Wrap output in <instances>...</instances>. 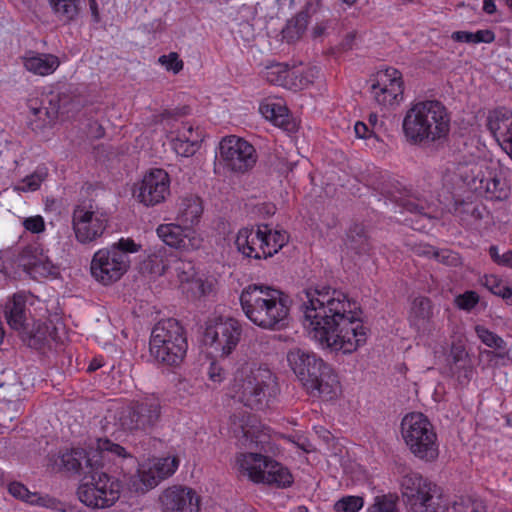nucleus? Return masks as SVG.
<instances>
[{"instance_id":"obj_19","label":"nucleus","mask_w":512,"mask_h":512,"mask_svg":"<svg viewBox=\"0 0 512 512\" xmlns=\"http://www.w3.org/2000/svg\"><path fill=\"white\" fill-rule=\"evenodd\" d=\"M241 334L242 327L239 321L228 318L208 326L204 336L215 351L227 356L237 347Z\"/></svg>"},{"instance_id":"obj_10","label":"nucleus","mask_w":512,"mask_h":512,"mask_svg":"<svg viewBox=\"0 0 512 512\" xmlns=\"http://www.w3.org/2000/svg\"><path fill=\"white\" fill-rule=\"evenodd\" d=\"M401 435L410 452L419 460L433 462L438 458V436L434 425L423 413L405 415L401 421Z\"/></svg>"},{"instance_id":"obj_8","label":"nucleus","mask_w":512,"mask_h":512,"mask_svg":"<svg viewBox=\"0 0 512 512\" xmlns=\"http://www.w3.org/2000/svg\"><path fill=\"white\" fill-rule=\"evenodd\" d=\"M184 327L174 318L159 321L152 329L149 352L153 361L167 367L179 366L187 353Z\"/></svg>"},{"instance_id":"obj_14","label":"nucleus","mask_w":512,"mask_h":512,"mask_svg":"<svg viewBox=\"0 0 512 512\" xmlns=\"http://www.w3.org/2000/svg\"><path fill=\"white\" fill-rule=\"evenodd\" d=\"M370 94L381 107L388 108L403 100L404 81L402 73L394 67L379 69L370 79Z\"/></svg>"},{"instance_id":"obj_33","label":"nucleus","mask_w":512,"mask_h":512,"mask_svg":"<svg viewBox=\"0 0 512 512\" xmlns=\"http://www.w3.org/2000/svg\"><path fill=\"white\" fill-rule=\"evenodd\" d=\"M186 268L193 270L191 263H185L182 261L177 262L175 269L177 271L185 270ZM181 282L182 291L191 298H199L206 294V285L200 278H195L194 273H187L183 271L182 274L178 275Z\"/></svg>"},{"instance_id":"obj_13","label":"nucleus","mask_w":512,"mask_h":512,"mask_svg":"<svg viewBox=\"0 0 512 512\" xmlns=\"http://www.w3.org/2000/svg\"><path fill=\"white\" fill-rule=\"evenodd\" d=\"M401 494L408 512H443L440 489L436 483L418 472H409L400 482Z\"/></svg>"},{"instance_id":"obj_6","label":"nucleus","mask_w":512,"mask_h":512,"mask_svg":"<svg viewBox=\"0 0 512 512\" xmlns=\"http://www.w3.org/2000/svg\"><path fill=\"white\" fill-rule=\"evenodd\" d=\"M459 186L457 169H447L442 176V187L437 192V200L444 209L453 213L463 225L478 228L480 222L490 217L486 207L471 199L474 194L468 187Z\"/></svg>"},{"instance_id":"obj_2","label":"nucleus","mask_w":512,"mask_h":512,"mask_svg":"<svg viewBox=\"0 0 512 512\" xmlns=\"http://www.w3.org/2000/svg\"><path fill=\"white\" fill-rule=\"evenodd\" d=\"M127 458L134 460L121 445L108 438H99L95 449L67 450L61 454L60 461L67 471L84 472L83 482L78 488L79 500L89 507L106 508L119 499L122 487L119 479L107 472V462Z\"/></svg>"},{"instance_id":"obj_60","label":"nucleus","mask_w":512,"mask_h":512,"mask_svg":"<svg viewBox=\"0 0 512 512\" xmlns=\"http://www.w3.org/2000/svg\"><path fill=\"white\" fill-rule=\"evenodd\" d=\"M355 134L360 139H369L375 136V131H373L368 124L358 121L354 126Z\"/></svg>"},{"instance_id":"obj_58","label":"nucleus","mask_w":512,"mask_h":512,"mask_svg":"<svg viewBox=\"0 0 512 512\" xmlns=\"http://www.w3.org/2000/svg\"><path fill=\"white\" fill-rule=\"evenodd\" d=\"M225 369L216 361L211 362L208 369V378L215 384H221L226 378Z\"/></svg>"},{"instance_id":"obj_25","label":"nucleus","mask_w":512,"mask_h":512,"mask_svg":"<svg viewBox=\"0 0 512 512\" xmlns=\"http://www.w3.org/2000/svg\"><path fill=\"white\" fill-rule=\"evenodd\" d=\"M20 263L24 270L33 278H46L57 273L56 266L43 254V250L37 246H26L20 254Z\"/></svg>"},{"instance_id":"obj_21","label":"nucleus","mask_w":512,"mask_h":512,"mask_svg":"<svg viewBox=\"0 0 512 512\" xmlns=\"http://www.w3.org/2000/svg\"><path fill=\"white\" fill-rule=\"evenodd\" d=\"M156 233L166 245L185 251L196 250L203 242V238L195 228L185 227L178 222L160 224Z\"/></svg>"},{"instance_id":"obj_45","label":"nucleus","mask_w":512,"mask_h":512,"mask_svg":"<svg viewBox=\"0 0 512 512\" xmlns=\"http://www.w3.org/2000/svg\"><path fill=\"white\" fill-rule=\"evenodd\" d=\"M475 333L479 340L486 345L489 348H493L497 351H499L496 355L498 357H504V354L501 353V351H504L506 349V342L503 340L502 337L494 333L493 331L489 330L483 325H476L475 326Z\"/></svg>"},{"instance_id":"obj_4","label":"nucleus","mask_w":512,"mask_h":512,"mask_svg":"<svg viewBox=\"0 0 512 512\" xmlns=\"http://www.w3.org/2000/svg\"><path fill=\"white\" fill-rule=\"evenodd\" d=\"M450 121V114L442 102L417 101L407 110L402 130L410 144L435 143L448 136Z\"/></svg>"},{"instance_id":"obj_50","label":"nucleus","mask_w":512,"mask_h":512,"mask_svg":"<svg viewBox=\"0 0 512 512\" xmlns=\"http://www.w3.org/2000/svg\"><path fill=\"white\" fill-rule=\"evenodd\" d=\"M479 301V294L473 290L465 291L457 295L454 299L455 306L466 312L472 311L478 305Z\"/></svg>"},{"instance_id":"obj_18","label":"nucleus","mask_w":512,"mask_h":512,"mask_svg":"<svg viewBox=\"0 0 512 512\" xmlns=\"http://www.w3.org/2000/svg\"><path fill=\"white\" fill-rule=\"evenodd\" d=\"M170 184V176L164 169H150L138 184L136 199L147 207L156 206L170 194Z\"/></svg>"},{"instance_id":"obj_7","label":"nucleus","mask_w":512,"mask_h":512,"mask_svg":"<svg viewBox=\"0 0 512 512\" xmlns=\"http://www.w3.org/2000/svg\"><path fill=\"white\" fill-rule=\"evenodd\" d=\"M279 393L276 377L270 369H241L234 378L231 397L255 410L269 407Z\"/></svg>"},{"instance_id":"obj_52","label":"nucleus","mask_w":512,"mask_h":512,"mask_svg":"<svg viewBox=\"0 0 512 512\" xmlns=\"http://www.w3.org/2000/svg\"><path fill=\"white\" fill-rule=\"evenodd\" d=\"M112 250L118 251L122 256L137 253L141 249V245L137 244L132 238L121 237L117 242L109 246Z\"/></svg>"},{"instance_id":"obj_56","label":"nucleus","mask_w":512,"mask_h":512,"mask_svg":"<svg viewBox=\"0 0 512 512\" xmlns=\"http://www.w3.org/2000/svg\"><path fill=\"white\" fill-rule=\"evenodd\" d=\"M22 225L26 231L32 234L43 233L46 229L45 220L41 215H34L25 218Z\"/></svg>"},{"instance_id":"obj_5","label":"nucleus","mask_w":512,"mask_h":512,"mask_svg":"<svg viewBox=\"0 0 512 512\" xmlns=\"http://www.w3.org/2000/svg\"><path fill=\"white\" fill-rule=\"evenodd\" d=\"M287 359L309 395L326 401L338 396L341 389L338 375L317 354L297 349L289 352Z\"/></svg>"},{"instance_id":"obj_42","label":"nucleus","mask_w":512,"mask_h":512,"mask_svg":"<svg viewBox=\"0 0 512 512\" xmlns=\"http://www.w3.org/2000/svg\"><path fill=\"white\" fill-rule=\"evenodd\" d=\"M481 284L492 294L501 297L507 304H512V285L498 275H484Z\"/></svg>"},{"instance_id":"obj_41","label":"nucleus","mask_w":512,"mask_h":512,"mask_svg":"<svg viewBox=\"0 0 512 512\" xmlns=\"http://www.w3.org/2000/svg\"><path fill=\"white\" fill-rule=\"evenodd\" d=\"M48 175V167L45 164H40L31 174L25 176L20 183L16 184L13 190L18 193L35 192L40 189Z\"/></svg>"},{"instance_id":"obj_26","label":"nucleus","mask_w":512,"mask_h":512,"mask_svg":"<svg viewBox=\"0 0 512 512\" xmlns=\"http://www.w3.org/2000/svg\"><path fill=\"white\" fill-rule=\"evenodd\" d=\"M203 139L204 133L199 126L183 122L176 136L171 139V146L177 155L190 157L200 148Z\"/></svg>"},{"instance_id":"obj_48","label":"nucleus","mask_w":512,"mask_h":512,"mask_svg":"<svg viewBox=\"0 0 512 512\" xmlns=\"http://www.w3.org/2000/svg\"><path fill=\"white\" fill-rule=\"evenodd\" d=\"M180 460L177 456H167L157 458L152 466L156 468L157 473L164 480L173 475L179 467Z\"/></svg>"},{"instance_id":"obj_40","label":"nucleus","mask_w":512,"mask_h":512,"mask_svg":"<svg viewBox=\"0 0 512 512\" xmlns=\"http://www.w3.org/2000/svg\"><path fill=\"white\" fill-rule=\"evenodd\" d=\"M53 13L65 24L74 22L80 13V0H48Z\"/></svg>"},{"instance_id":"obj_16","label":"nucleus","mask_w":512,"mask_h":512,"mask_svg":"<svg viewBox=\"0 0 512 512\" xmlns=\"http://www.w3.org/2000/svg\"><path fill=\"white\" fill-rule=\"evenodd\" d=\"M129 267V256H122L120 252L106 247L94 253L90 271L97 282L103 285H111L120 280Z\"/></svg>"},{"instance_id":"obj_64","label":"nucleus","mask_w":512,"mask_h":512,"mask_svg":"<svg viewBox=\"0 0 512 512\" xmlns=\"http://www.w3.org/2000/svg\"><path fill=\"white\" fill-rule=\"evenodd\" d=\"M88 6L92 22L98 24L101 20L98 2L96 0H88Z\"/></svg>"},{"instance_id":"obj_15","label":"nucleus","mask_w":512,"mask_h":512,"mask_svg":"<svg viewBox=\"0 0 512 512\" xmlns=\"http://www.w3.org/2000/svg\"><path fill=\"white\" fill-rule=\"evenodd\" d=\"M219 155L224 166L236 173L248 172L258 159L254 146L235 135L226 136L221 140Z\"/></svg>"},{"instance_id":"obj_32","label":"nucleus","mask_w":512,"mask_h":512,"mask_svg":"<svg viewBox=\"0 0 512 512\" xmlns=\"http://www.w3.org/2000/svg\"><path fill=\"white\" fill-rule=\"evenodd\" d=\"M260 113L275 126L289 130L291 124L289 110L280 100L266 99L260 103Z\"/></svg>"},{"instance_id":"obj_39","label":"nucleus","mask_w":512,"mask_h":512,"mask_svg":"<svg viewBox=\"0 0 512 512\" xmlns=\"http://www.w3.org/2000/svg\"><path fill=\"white\" fill-rule=\"evenodd\" d=\"M437 508H440L443 512H486L483 500L473 496H460L451 506H447L441 499Z\"/></svg>"},{"instance_id":"obj_3","label":"nucleus","mask_w":512,"mask_h":512,"mask_svg":"<svg viewBox=\"0 0 512 512\" xmlns=\"http://www.w3.org/2000/svg\"><path fill=\"white\" fill-rule=\"evenodd\" d=\"M239 301L247 319L262 329L276 331L288 324L291 300L278 288L250 284L241 291Z\"/></svg>"},{"instance_id":"obj_31","label":"nucleus","mask_w":512,"mask_h":512,"mask_svg":"<svg viewBox=\"0 0 512 512\" xmlns=\"http://www.w3.org/2000/svg\"><path fill=\"white\" fill-rule=\"evenodd\" d=\"M6 319L9 326L19 332H26L30 322L26 313V296L22 293L14 294L6 306Z\"/></svg>"},{"instance_id":"obj_53","label":"nucleus","mask_w":512,"mask_h":512,"mask_svg":"<svg viewBox=\"0 0 512 512\" xmlns=\"http://www.w3.org/2000/svg\"><path fill=\"white\" fill-rule=\"evenodd\" d=\"M158 62L167 70L174 74H178L184 66L183 61L179 58L178 53L170 52L167 55H161Z\"/></svg>"},{"instance_id":"obj_44","label":"nucleus","mask_w":512,"mask_h":512,"mask_svg":"<svg viewBox=\"0 0 512 512\" xmlns=\"http://www.w3.org/2000/svg\"><path fill=\"white\" fill-rule=\"evenodd\" d=\"M446 369L461 386L468 385L474 375V364L470 356L463 358L461 362L446 365Z\"/></svg>"},{"instance_id":"obj_47","label":"nucleus","mask_w":512,"mask_h":512,"mask_svg":"<svg viewBox=\"0 0 512 512\" xmlns=\"http://www.w3.org/2000/svg\"><path fill=\"white\" fill-rule=\"evenodd\" d=\"M28 340L29 345L33 347L42 346L47 340L48 326L40 321H33L26 332H21Z\"/></svg>"},{"instance_id":"obj_55","label":"nucleus","mask_w":512,"mask_h":512,"mask_svg":"<svg viewBox=\"0 0 512 512\" xmlns=\"http://www.w3.org/2000/svg\"><path fill=\"white\" fill-rule=\"evenodd\" d=\"M434 259L439 263L451 267H457L461 264L459 254L450 249H437Z\"/></svg>"},{"instance_id":"obj_59","label":"nucleus","mask_w":512,"mask_h":512,"mask_svg":"<svg viewBox=\"0 0 512 512\" xmlns=\"http://www.w3.org/2000/svg\"><path fill=\"white\" fill-rule=\"evenodd\" d=\"M473 43H492L495 40V34L492 30H478L472 32Z\"/></svg>"},{"instance_id":"obj_43","label":"nucleus","mask_w":512,"mask_h":512,"mask_svg":"<svg viewBox=\"0 0 512 512\" xmlns=\"http://www.w3.org/2000/svg\"><path fill=\"white\" fill-rule=\"evenodd\" d=\"M309 16L305 12L296 14L293 18L287 21L282 30L283 38L288 42L298 40L306 31Z\"/></svg>"},{"instance_id":"obj_17","label":"nucleus","mask_w":512,"mask_h":512,"mask_svg":"<svg viewBox=\"0 0 512 512\" xmlns=\"http://www.w3.org/2000/svg\"><path fill=\"white\" fill-rule=\"evenodd\" d=\"M108 226V216L98 210H89L77 206L72 214V228L76 240L81 244H90L99 239Z\"/></svg>"},{"instance_id":"obj_30","label":"nucleus","mask_w":512,"mask_h":512,"mask_svg":"<svg viewBox=\"0 0 512 512\" xmlns=\"http://www.w3.org/2000/svg\"><path fill=\"white\" fill-rule=\"evenodd\" d=\"M23 66L34 75L48 76L57 70L60 60L50 53L29 52L23 57Z\"/></svg>"},{"instance_id":"obj_28","label":"nucleus","mask_w":512,"mask_h":512,"mask_svg":"<svg viewBox=\"0 0 512 512\" xmlns=\"http://www.w3.org/2000/svg\"><path fill=\"white\" fill-rule=\"evenodd\" d=\"M258 246L257 259H266L274 256L288 241L285 231L274 230L267 224L257 225Z\"/></svg>"},{"instance_id":"obj_51","label":"nucleus","mask_w":512,"mask_h":512,"mask_svg":"<svg viewBox=\"0 0 512 512\" xmlns=\"http://www.w3.org/2000/svg\"><path fill=\"white\" fill-rule=\"evenodd\" d=\"M470 356L467 349L465 341L461 338H458L456 340H453L449 352L446 355V365H449L451 363L461 362L463 358Z\"/></svg>"},{"instance_id":"obj_22","label":"nucleus","mask_w":512,"mask_h":512,"mask_svg":"<svg viewBox=\"0 0 512 512\" xmlns=\"http://www.w3.org/2000/svg\"><path fill=\"white\" fill-rule=\"evenodd\" d=\"M31 116L29 126L37 134L44 133L51 128L58 117L60 109V98L58 93L50 92L40 103L37 99H31L28 103Z\"/></svg>"},{"instance_id":"obj_62","label":"nucleus","mask_w":512,"mask_h":512,"mask_svg":"<svg viewBox=\"0 0 512 512\" xmlns=\"http://www.w3.org/2000/svg\"><path fill=\"white\" fill-rule=\"evenodd\" d=\"M437 248L428 244H420L415 248V253L427 258H435Z\"/></svg>"},{"instance_id":"obj_57","label":"nucleus","mask_w":512,"mask_h":512,"mask_svg":"<svg viewBox=\"0 0 512 512\" xmlns=\"http://www.w3.org/2000/svg\"><path fill=\"white\" fill-rule=\"evenodd\" d=\"M8 492L16 499L28 502L31 491L21 482L13 481L8 485Z\"/></svg>"},{"instance_id":"obj_20","label":"nucleus","mask_w":512,"mask_h":512,"mask_svg":"<svg viewBox=\"0 0 512 512\" xmlns=\"http://www.w3.org/2000/svg\"><path fill=\"white\" fill-rule=\"evenodd\" d=\"M316 68H309L305 73L291 70L285 63H273L265 67L262 77L269 83L288 89H303L313 82Z\"/></svg>"},{"instance_id":"obj_49","label":"nucleus","mask_w":512,"mask_h":512,"mask_svg":"<svg viewBox=\"0 0 512 512\" xmlns=\"http://www.w3.org/2000/svg\"><path fill=\"white\" fill-rule=\"evenodd\" d=\"M364 506V499L361 496L348 495L340 498L334 504L336 512H359Z\"/></svg>"},{"instance_id":"obj_61","label":"nucleus","mask_w":512,"mask_h":512,"mask_svg":"<svg viewBox=\"0 0 512 512\" xmlns=\"http://www.w3.org/2000/svg\"><path fill=\"white\" fill-rule=\"evenodd\" d=\"M178 116L177 110H164L160 114L155 115V122L156 123H164L167 122V124H170L172 121L176 120Z\"/></svg>"},{"instance_id":"obj_36","label":"nucleus","mask_w":512,"mask_h":512,"mask_svg":"<svg viewBox=\"0 0 512 512\" xmlns=\"http://www.w3.org/2000/svg\"><path fill=\"white\" fill-rule=\"evenodd\" d=\"M256 418L251 415H247L246 419L243 415L242 420L240 421V424L237 428H234V433L242 434L243 438V444L244 445H255L258 447L259 444H262L265 442L264 437L267 435L264 432L263 428L262 430L259 429V426L255 425Z\"/></svg>"},{"instance_id":"obj_23","label":"nucleus","mask_w":512,"mask_h":512,"mask_svg":"<svg viewBox=\"0 0 512 512\" xmlns=\"http://www.w3.org/2000/svg\"><path fill=\"white\" fill-rule=\"evenodd\" d=\"M486 126L500 147L512 159V110L504 106L489 110Z\"/></svg>"},{"instance_id":"obj_34","label":"nucleus","mask_w":512,"mask_h":512,"mask_svg":"<svg viewBox=\"0 0 512 512\" xmlns=\"http://www.w3.org/2000/svg\"><path fill=\"white\" fill-rule=\"evenodd\" d=\"M257 225L241 228L236 236L235 245L238 251L247 258L257 259L258 246Z\"/></svg>"},{"instance_id":"obj_9","label":"nucleus","mask_w":512,"mask_h":512,"mask_svg":"<svg viewBox=\"0 0 512 512\" xmlns=\"http://www.w3.org/2000/svg\"><path fill=\"white\" fill-rule=\"evenodd\" d=\"M236 465L239 473L255 484L284 489L294 482L293 475L286 466L261 453H238Z\"/></svg>"},{"instance_id":"obj_24","label":"nucleus","mask_w":512,"mask_h":512,"mask_svg":"<svg viewBox=\"0 0 512 512\" xmlns=\"http://www.w3.org/2000/svg\"><path fill=\"white\" fill-rule=\"evenodd\" d=\"M160 502L166 512H199L200 497L192 488L171 486L163 491Z\"/></svg>"},{"instance_id":"obj_38","label":"nucleus","mask_w":512,"mask_h":512,"mask_svg":"<svg viewBox=\"0 0 512 512\" xmlns=\"http://www.w3.org/2000/svg\"><path fill=\"white\" fill-rule=\"evenodd\" d=\"M27 504L46 508L55 512H81L80 509L68 505L49 494L39 492H32Z\"/></svg>"},{"instance_id":"obj_35","label":"nucleus","mask_w":512,"mask_h":512,"mask_svg":"<svg viewBox=\"0 0 512 512\" xmlns=\"http://www.w3.org/2000/svg\"><path fill=\"white\" fill-rule=\"evenodd\" d=\"M162 481L156 468L152 465H141L131 480V486L136 492L145 493L156 487Z\"/></svg>"},{"instance_id":"obj_63","label":"nucleus","mask_w":512,"mask_h":512,"mask_svg":"<svg viewBox=\"0 0 512 512\" xmlns=\"http://www.w3.org/2000/svg\"><path fill=\"white\" fill-rule=\"evenodd\" d=\"M451 38L456 42L473 43L472 32L469 31H455Z\"/></svg>"},{"instance_id":"obj_37","label":"nucleus","mask_w":512,"mask_h":512,"mask_svg":"<svg viewBox=\"0 0 512 512\" xmlns=\"http://www.w3.org/2000/svg\"><path fill=\"white\" fill-rule=\"evenodd\" d=\"M346 246L356 254L370 255L372 246L362 224L354 223L347 231Z\"/></svg>"},{"instance_id":"obj_12","label":"nucleus","mask_w":512,"mask_h":512,"mask_svg":"<svg viewBox=\"0 0 512 512\" xmlns=\"http://www.w3.org/2000/svg\"><path fill=\"white\" fill-rule=\"evenodd\" d=\"M161 416V404L158 397L145 395L133 399L122 407L115 416L116 425L129 433H148L157 424Z\"/></svg>"},{"instance_id":"obj_27","label":"nucleus","mask_w":512,"mask_h":512,"mask_svg":"<svg viewBox=\"0 0 512 512\" xmlns=\"http://www.w3.org/2000/svg\"><path fill=\"white\" fill-rule=\"evenodd\" d=\"M433 308V303L428 297L419 296L412 301L409 321L418 333L431 335L437 329L433 320Z\"/></svg>"},{"instance_id":"obj_1","label":"nucleus","mask_w":512,"mask_h":512,"mask_svg":"<svg viewBox=\"0 0 512 512\" xmlns=\"http://www.w3.org/2000/svg\"><path fill=\"white\" fill-rule=\"evenodd\" d=\"M304 327L323 349L351 354L366 344L369 329L359 304L345 292L328 286L305 289L300 294Z\"/></svg>"},{"instance_id":"obj_11","label":"nucleus","mask_w":512,"mask_h":512,"mask_svg":"<svg viewBox=\"0 0 512 512\" xmlns=\"http://www.w3.org/2000/svg\"><path fill=\"white\" fill-rule=\"evenodd\" d=\"M455 167L459 176L458 188L468 187L476 196L491 201L509 198L511 187L505 178L492 171L483 172L477 164L459 163Z\"/></svg>"},{"instance_id":"obj_46","label":"nucleus","mask_w":512,"mask_h":512,"mask_svg":"<svg viewBox=\"0 0 512 512\" xmlns=\"http://www.w3.org/2000/svg\"><path fill=\"white\" fill-rule=\"evenodd\" d=\"M398 501L399 497L395 493L377 495L367 512H398Z\"/></svg>"},{"instance_id":"obj_54","label":"nucleus","mask_w":512,"mask_h":512,"mask_svg":"<svg viewBox=\"0 0 512 512\" xmlns=\"http://www.w3.org/2000/svg\"><path fill=\"white\" fill-rule=\"evenodd\" d=\"M488 253L495 264L512 269V249L500 254L498 246L492 245L490 246Z\"/></svg>"},{"instance_id":"obj_29","label":"nucleus","mask_w":512,"mask_h":512,"mask_svg":"<svg viewBox=\"0 0 512 512\" xmlns=\"http://www.w3.org/2000/svg\"><path fill=\"white\" fill-rule=\"evenodd\" d=\"M203 214V203L200 197L195 195L185 196L177 203L175 220L185 227L195 228Z\"/></svg>"}]
</instances>
